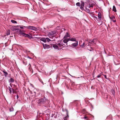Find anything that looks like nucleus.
<instances>
[{
	"label": "nucleus",
	"instance_id": "nucleus-34",
	"mask_svg": "<svg viewBox=\"0 0 120 120\" xmlns=\"http://www.w3.org/2000/svg\"><path fill=\"white\" fill-rule=\"evenodd\" d=\"M30 52L29 51H28L27 50H25V52L26 53H28L29 52Z\"/></svg>",
	"mask_w": 120,
	"mask_h": 120
},
{
	"label": "nucleus",
	"instance_id": "nucleus-42",
	"mask_svg": "<svg viewBox=\"0 0 120 120\" xmlns=\"http://www.w3.org/2000/svg\"><path fill=\"white\" fill-rule=\"evenodd\" d=\"M90 51H92V50H93V49L92 48H91V49H90V50H89Z\"/></svg>",
	"mask_w": 120,
	"mask_h": 120
},
{
	"label": "nucleus",
	"instance_id": "nucleus-13",
	"mask_svg": "<svg viewBox=\"0 0 120 120\" xmlns=\"http://www.w3.org/2000/svg\"><path fill=\"white\" fill-rule=\"evenodd\" d=\"M43 47L44 49H49L50 48V46L47 44H43Z\"/></svg>",
	"mask_w": 120,
	"mask_h": 120
},
{
	"label": "nucleus",
	"instance_id": "nucleus-40",
	"mask_svg": "<svg viewBox=\"0 0 120 120\" xmlns=\"http://www.w3.org/2000/svg\"><path fill=\"white\" fill-rule=\"evenodd\" d=\"M8 88H9V90H11V89H12L11 88V87H9V86L8 87Z\"/></svg>",
	"mask_w": 120,
	"mask_h": 120
},
{
	"label": "nucleus",
	"instance_id": "nucleus-6",
	"mask_svg": "<svg viewBox=\"0 0 120 120\" xmlns=\"http://www.w3.org/2000/svg\"><path fill=\"white\" fill-rule=\"evenodd\" d=\"M24 27H25L27 29L31 30H36L37 29L36 27L33 26H24Z\"/></svg>",
	"mask_w": 120,
	"mask_h": 120
},
{
	"label": "nucleus",
	"instance_id": "nucleus-24",
	"mask_svg": "<svg viewBox=\"0 0 120 120\" xmlns=\"http://www.w3.org/2000/svg\"><path fill=\"white\" fill-rule=\"evenodd\" d=\"M3 72L4 75H7L8 74L7 72L5 70L3 71Z\"/></svg>",
	"mask_w": 120,
	"mask_h": 120
},
{
	"label": "nucleus",
	"instance_id": "nucleus-7",
	"mask_svg": "<svg viewBox=\"0 0 120 120\" xmlns=\"http://www.w3.org/2000/svg\"><path fill=\"white\" fill-rule=\"evenodd\" d=\"M52 45L54 49L57 50H59L60 49H61L62 48H60V47L58 45V44H53Z\"/></svg>",
	"mask_w": 120,
	"mask_h": 120
},
{
	"label": "nucleus",
	"instance_id": "nucleus-37",
	"mask_svg": "<svg viewBox=\"0 0 120 120\" xmlns=\"http://www.w3.org/2000/svg\"><path fill=\"white\" fill-rule=\"evenodd\" d=\"M16 97H17V99H18V98H19V96L18 95H16Z\"/></svg>",
	"mask_w": 120,
	"mask_h": 120
},
{
	"label": "nucleus",
	"instance_id": "nucleus-25",
	"mask_svg": "<svg viewBox=\"0 0 120 120\" xmlns=\"http://www.w3.org/2000/svg\"><path fill=\"white\" fill-rule=\"evenodd\" d=\"M85 43H83L82 45H80L81 47L82 48L84 47L85 46Z\"/></svg>",
	"mask_w": 120,
	"mask_h": 120
},
{
	"label": "nucleus",
	"instance_id": "nucleus-43",
	"mask_svg": "<svg viewBox=\"0 0 120 120\" xmlns=\"http://www.w3.org/2000/svg\"><path fill=\"white\" fill-rule=\"evenodd\" d=\"M95 75H93V78H95Z\"/></svg>",
	"mask_w": 120,
	"mask_h": 120
},
{
	"label": "nucleus",
	"instance_id": "nucleus-31",
	"mask_svg": "<svg viewBox=\"0 0 120 120\" xmlns=\"http://www.w3.org/2000/svg\"><path fill=\"white\" fill-rule=\"evenodd\" d=\"M76 5L77 6H79L80 5V3L79 2H78L76 3Z\"/></svg>",
	"mask_w": 120,
	"mask_h": 120
},
{
	"label": "nucleus",
	"instance_id": "nucleus-27",
	"mask_svg": "<svg viewBox=\"0 0 120 120\" xmlns=\"http://www.w3.org/2000/svg\"><path fill=\"white\" fill-rule=\"evenodd\" d=\"M11 22L12 23H17L16 21L13 20H11Z\"/></svg>",
	"mask_w": 120,
	"mask_h": 120
},
{
	"label": "nucleus",
	"instance_id": "nucleus-15",
	"mask_svg": "<svg viewBox=\"0 0 120 120\" xmlns=\"http://www.w3.org/2000/svg\"><path fill=\"white\" fill-rule=\"evenodd\" d=\"M76 42L74 43H73L71 45L72 46L75 47L78 45V41H76Z\"/></svg>",
	"mask_w": 120,
	"mask_h": 120
},
{
	"label": "nucleus",
	"instance_id": "nucleus-8",
	"mask_svg": "<svg viewBox=\"0 0 120 120\" xmlns=\"http://www.w3.org/2000/svg\"><path fill=\"white\" fill-rule=\"evenodd\" d=\"M65 110L66 112V114L67 116L64 117L63 119H64V120H68L69 115L68 111L67 109H66Z\"/></svg>",
	"mask_w": 120,
	"mask_h": 120
},
{
	"label": "nucleus",
	"instance_id": "nucleus-23",
	"mask_svg": "<svg viewBox=\"0 0 120 120\" xmlns=\"http://www.w3.org/2000/svg\"><path fill=\"white\" fill-rule=\"evenodd\" d=\"M113 10L114 12L116 11V10L115 7L114 6H113Z\"/></svg>",
	"mask_w": 120,
	"mask_h": 120
},
{
	"label": "nucleus",
	"instance_id": "nucleus-9",
	"mask_svg": "<svg viewBox=\"0 0 120 120\" xmlns=\"http://www.w3.org/2000/svg\"><path fill=\"white\" fill-rule=\"evenodd\" d=\"M66 39H67L68 41H76V39L75 38L70 37L69 38H66Z\"/></svg>",
	"mask_w": 120,
	"mask_h": 120
},
{
	"label": "nucleus",
	"instance_id": "nucleus-2",
	"mask_svg": "<svg viewBox=\"0 0 120 120\" xmlns=\"http://www.w3.org/2000/svg\"><path fill=\"white\" fill-rule=\"evenodd\" d=\"M68 42L67 39L66 38L64 39V40H61V41H59L58 43V45L60 47V48L64 47L65 46V44L67 45V42Z\"/></svg>",
	"mask_w": 120,
	"mask_h": 120
},
{
	"label": "nucleus",
	"instance_id": "nucleus-10",
	"mask_svg": "<svg viewBox=\"0 0 120 120\" xmlns=\"http://www.w3.org/2000/svg\"><path fill=\"white\" fill-rule=\"evenodd\" d=\"M8 81L9 83H11L14 82V80L13 78H11L10 79L8 80Z\"/></svg>",
	"mask_w": 120,
	"mask_h": 120
},
{
	"label": "nucleus",
	"instance_id": "nucleus-20",
	"mask_svg": "<svg viewBox=\"0 0 120 120\" xmlns=\"http://www.w3.org/2000/svg\"><path fill=\"white\" fill-rule=\"evenodd\" d=\"M84 3L83 2H82V3L80 7V8L81 9L83 8L84 6Z\"/></svg>",
	"mask_w": 120,
	"mask_h": 120
},
{
	"label": "nucleus",
	"instance_id": "nucleus-32",
	"mask_svg": "<svg viewBox=\"0 0 120 120\" xmlns=\"http://www.w3.org/2000/svg\"><path fill=\"white\" fill-rule=\"evenodd\" d=\"M86 11L88 13H90V10L88 9H86Z\"/></svg>",
	"mask_w": 120,
	"mask_h": 120
},
{
	"label": "nucleus",
	"instance_id": "nucleus-18",
	"mask_svg": "<svg viewBox=\"0 0 120 120\" xmlns=\"http://www.w3.org/2000/svg\"><path fill=\"white\" fill-rule=\"evenodd\" d=\"M46 38H41L40 39V40L43 41L45 43L46 42Z\"/></svg>",
	"mask_w": 120,
	"mask_h": 120
},
{
	"label": "nucleus",
	"instance_id": "nucleus-35",
	"mask_svg": "<svg viewBox=\"0 0 120 120\" xmlns=\"http://www.w3.org/2000/svg\"><path fill=\"white\" fill-rule=\"evenodd\" d=\"M104 77H105V79H109V78H107V77H106V75H104Z\"/></svg>",
	"mask_w": 120,
	"mask_h": 120
},
{
	"label": "nucleus",
	"instance_id": "nucleus-46",
	"mask_svg": "<svg viewBox=\"0 0 120 120\" xmlns=\"http://www.w3.org/2000/svg\"><path fill=\"white\" fill-rule=\"evenodd\" d=\"M63 76L64 77H65V76Z\"/></svg>",
	"mask_w": 120,
	"mask_h": 120
},
{
	"label": "nucleus",
	"instance_id": "nucleus-3",
	"mask_svg": "<svg viewBox=\"0 0 120 120\" xmlns=\"http://www.w3.org/2000/svg\"><path fill=\"white\" fill-rule=\"evenodd\" d=\"M33 92L35 94L34 95L35 97H38L39 98H41L43 96V95H42L41 94V95H40V91L37 89H35L34 90Z\"/></svg>",
	"mask_w": 120,
	"mask_h": 120
},
{
	"label": "nucleus",
	"instance_id": "nucleus-17",
	"mask_svg": "<svg viewBox=\"0 0 120 120\" xmlns=\"http://www.w3.org/2000/svg\"><path fill=\"white\" fill-rule=\"evenodd\" d=\"M70 36L69 34L68 33H67L64 36V39L66 38L69 37Z\"/></svg>",
	"mask_w": 120,
	"mask_h": 120
},
{
	"label": "nucleus",
	"instance_id": "nucleus-39",
	"mask_svg": "<svg viewBox=\"0 0 120 120\" xmlns=\"http://www.w3.org/2000/svg\"><path fill=\"white\" fill-rule=\"evenodd\" d=\"M87 118V117L86 116H85L83 117V119H86Z\"/></svg>",
	"mask_w": 120,
	"mask_h": 120
},
{
	"label": "nucleus",
	"instance_id": "nucleus-4",
	"mask_svg": "<svg viewBox=\"0 0 120 120\" xmlns=\"http://www.w3.org/2000/svg\"><path fill=\"white\" fill-rule=\"evenodd\" d=\"M46 99L45 97L43 98H41L37 102L38 104L39 105L45 103L46 102Z\"/></svg>",
	"mask_w": 120,
	"mask_h": 120
},
{
	"label": "nucleus",
	"instance_id": "nucleus-38",
	"mask_svg": "<svg viewBox=\"0 0 120 120\" xmlns=\"http://www.w3.org/2000/svg\"><path fill=\"white\" fill-rule=\"evenodd\" d=\"M86 44V46L87 45V46H89V43H86V44Z\"/></svg>",
	"mask_w": 120,
	"mask_h": 120
},
{
	"label": "nucleus",
	"instance_id": "nucleus-26",
	"mask_svg": "<svg viewBox=\"0 0 120 120\" xmlns=\"http://www.w3.org/2000/svg\"><path fill=\"white\" fill-rule=\"evenodd\" d=\"M111 91L112 94L114 95H115V93L114 90H111Z\"/></svg>",
	"mask_w": 120,
	"mask_h": 120
},
{
	"label": "nucleus",
	"instance_id": "nucleus-33",
	"mask_svg": "<svg viewBox=\"0 0 120 120\" xmlns=\"http://www.w3.org/2000/svg\"><path fill=\"white\" fill-rule=\"evenodd\" d=\"M94 17L95 19H96L97 20V21L98 20V18L96 16H94Z\"/></svg>",
	"mask_w": 120,
	"mask_h": 120
},
{
	"label": "nucleus",
	"instance_id": "nucleus-19",
	"mask_svg": "<svg viewBox=\"0 0 120 120\" xmlns=\"http://www.w3.org/2000/svg\"><path fill=\"white\" fill-rule=\"evenodd\" d=\"M14 90L12 88L11 89V90H9V93L10 94H11L12 93V92L13 94H14Z\"/></svg>",
	"mask_w": 120,
	"mask_h": 120
},
{
	"label": "nucleus",
	"instance_id": "nucleus-14",
	"mask_svg": "<svg viewBox=\"0 0 120 120\" xmlns=\"http://www.w3.org/2000/svg\"><path fill=\"white\" fill-rule=\"evenodd\" d=\"M96 39H94L93 40H90L89 42V43H91V44H93L94 43V44L95 43V42L96 41Z\"/></svg>",
	"mask_w": 120,
	"mask_h": 120
},
{
	"label": "nucleus",
	"instance_id": "nucleus-22",
	"mask_svg": "<svg viewBox=\"0 0 120 120\" xmlns=\"http://www.w3.org/2000/svg\"><path fill=\"white\" fill-rule=\"evenodd\" d=\"M14 110L13 108L12 107L10 108L9 111L10 112H12Z\"/></svg>",
	"mask_w": 120,
	"mask_h": 120
},
{
	"label": "nucleus",
	"instance_id": "nucleus-12",
	"mask_svg": "<svg viewBox=\"0 0 120 120\" xmlns=\"http://www.w3.org/2000/svg\"><path fill=\"white\" fill-rule=\"evenodd\" d=\"M98 21H99L100 20L101 18V14L100 12H99L98 13Z\"/></svg>",
	"mask_w": 120,
	"mask_h": 120
},
{
	"label": "nucleus",
	"instance_id": "nucleus-21",
	"mask_svg": "<svg viewBox=\"0 0 120 120\" xmlns=\"http://www.w3.org/2000/svg\"><path fill=\"white\" fill-rule=\"evenodd\" d=\"M94 5V4H90L88 6V7L90 8H93Z\"/></svg>",
	"mask_w": 120,
	"mask_h": 120
},
{
	"label": "nucleus",
	"instance_id": "nucleus-41",
	"mask_svg": "<svg viewBox=\"0 0 120 120\" xmlns=\"http://www.w3.org/2000/svg\"><path fill=\"white\" fill-rule=\"evenodd\" d=\"M29 65H30V66L29 67V69H30V67L31 66V65L30 64H29Z\"/></svg>",
	"mask_w": 120,
	"mask_h": 120
},
{
	"label": "nucleus",
	"instance_id": "nucleus-28",
	"mask_svg": "<svg viewBox=\"0 0 120 120\" xmlns=\"http://www.w3.org/2000/svg\"><path fill=\"white\" fill-rule=\"evenodd\" d=\"M39 81L43 85H44V83L42 81V80L41 79H39V78L38 79Z\"/></svg>",
	"mask_w": 120,
	"mask_h": 120
},
{
	"label": "nucleus",
	"instance_id": "nucleus-5",
	"mask_svg": "<svg viewBox=\"0 0 120 120\" xmlns=\"http://www.w3.org/2000/svg\"><path fill=\"white\" fill-rule=\"evenodd\" d=\"M55 33V31L49 33L48 34V36L50 38L53 39L54 36V34Z\"/></svg>",
	"mask_w": 120,
	"mask_h": 120
},
{
	"label": "nucleus",
	"instance_id": "nucleus-44",
	"mask_svg": "<svg viewBox=\"0 0 120 120\" xmlns=\"http://www.w3.org/2000/svg\"><path fill=\"white\" fill-rule=\"evenodd\" d=\"M10 34L9 33H8V34H7V35H9Z\"/></svg>",
	"mask_w": 120,
	"mask_h": 120
},
{
	"label": "nucleus",
	"instance_id": "nucleus-36",
	"mask_svg": "<svg viewBox=\"0 0 120 120\" xmlns=\"http://www.w3.org/2000/svg\"><path fill=\"white\" fill-rule=\"evenodd\" d=\"M101 76V75H97V76L96 77L97 78H99Z\"/></svg>",
	"mask_w": 120,
	"mask_h": 120
},
{
	"label": "nucleus",
	"instance_id": "nucleus-49",
	"mask_svg": "<svg viewBox=\"0 0 120 120\" xmlns=\"http://www.w3.org/2000/svg\"><path fill=\"white\" fill-rule=\"evenodd\" d=\"M30 58V59H31V58Z\"/></svg>",
	"mask_w": 120,
	"mask_h": 120
},
{
	"label": "nucleus",
	"instance_id": "nucleus-50",
	"mask_svg": "<svg viewBox=\"0 0 120 120\" xmlns=\"http://www.w3.org/2000/svg\"><path fill=\"white\" fill-rule=\"evenodd\" d=\"M5 76H6L7 75H5Z\"/></svg>",
	"mask_w": 120,
	"mask_h": 120
},
{
	"label": "nucleus",
	"instance_id": "nucleus-48",
	"mask_svg": "<svg viewBox=\"0 0 120 120\" xmlns=\"http://www.w3.org/2000/svg\"><path fill=\"white\" fill-rule=\"evenodd\" d=\"M45 120H48L46 119Z\"/></svg>",
	"mask_w": 120,
	"mask_h": 120
},
{
	"label": "nucleus",
	"instance_id": "nucleus-29",
	"mask_svg": "<svg viewBox=\"0 0 120 120\" xmlns=\"http://www.w3.org/2000/svg\"><path fill=\"white\" fill-rule=\"evenodd\" d=\"M46 41H47L48 42H49L51 41L50 39L48 38H46Z\"/></svg>",
	"mask_w": 120,
	"mask_h": 120
},
{
	"label": "nucleus",
	"instance_id": "nucleus-11",
	"mask_svg": "<svg viewBox=\"0 0 120 120\" xmlns=\"http://www.w3.org/2000/svg\"><path fill=\"white\" fill-rule=\"evenodd\" d=\"M109 18L111 20V21H113L114 22H116V20L115 19V17L114 16H112V17H109Z\"/></svg>",
	"mask_w": 120,
	"mask_h": 120
},
{
	"label": "nucleus",
	"instance_id": "nucleus-16",
	"mask_svg": "<svg viewBox=\"0 0 120 120\" xmlns=\"http://www.w3.org/2000/svg\"><path fill=\"white\" fill-rule=\"evenodd\" d=\"M56 117V115H55V114H54L53 113L52 114V115L51 116V117H52V119H55Z\"/></svg>",
	"mask_w": 120,
	"mask_h": 120
},
{
	"label": "nucleus",
	"instance_id": "nucleus-30",
	"mask_svg": "<svg viewBox=\"0 0 120 120\" xmlns=\"http://www.w3.org/2000/svg\"><path fill=\"white\" fill-rule=\"evenodd\" d=\"M24 26H19V27H20V28L22 29H24V28L26 29L25 27H24Z\"/></svg>",
	"mask_w": 120,
	"mask_h": 120
},
{
	"label": "nucleus",
	"instance_id": "nucleus-1",
	"mask_svg": "<svg viewBox=\"0 0 120 120\" xmlns=\"http://www.w3.org/2000/svg\"><path fill=\"white\" fill-rule=\"evenodd\" d=\"M19 26H15L14 28V29L13 30L14 31L16 30L17 32L19 33L20 34L22 35L25 37H28L30 39L32 38V37L31 36L22 32L21 29L18 28V27Z\"/></svg>",
	"mask_w": 120,
	"mask_h": 120
},
{
	"label": "nucleus",
	"instance_id": "nucleus-47",
	"mask_svg": "<svg viewBox=\"0 0 120 120\" xmlns=\"http://www.w3.org/2000/svg\"><path fill=\"white\" fill-rule=\"evenodd\" d=\"M31 93L32 94H33V93Z\"/></svg>",
	"mask_w": 120,
	"mask_h": 120
},
{
	"label": "nucleus",
	"instance_id": "nucleus-45",
	"mask_svg": "<svg viewBox=\"0 0 120 120\" xmlns=\"http://www.w3.org/2000/svg\"><path fill=\"white\" fill-rule=\"evenodd\" d=\"M71 76H72V77H73V76H72V75H71Z\"/></svg>",
	"mask_w": 120,
	"mask_h": 120
}]
</instances>
